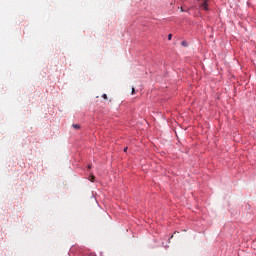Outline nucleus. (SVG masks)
Masks as SVG:
<instances>
[{"label":"nucleus","instance_id":"obj_2","mask_svg":"<svg viewBox=\"0 0 256 256\" xmlns=\"http://www.w3.org/2000/svg\"><path fill=\"white\" fill-rule=\"evenodd\" d=\"M72 127L74 129H81V126L79 124H73Z\"/></svg>","mask_w":256,"mask_h":256},{"label":"nucleus","instance_id":"obj_10","mask_svg":"<svg viewBox=\"0 0 256 256\" xmlns=\"http://www.w3.org/2000/svg\"><path fill=\"white\" fill-rule=\"evenodd\" d=\"M88 169H91V165L88 166Z\"/></svg>","mask_w":256,"mask_h":256},{"label":"nucleus","instance_id":"obj_9","mask_svg":"<svg viewBox=\"0 0 256 256\" xmlns=\"http://www.w3.org/2000/svg\"><path fill=\"white\" fill-rule=\"evenodd\" d=\"M124 153H127V147H126V148H124Z\"/></svg>","mask_w":256,"mask_h":256},{"label":"nucleus","instance_id":"obj_5","mask_svg":"<svg viewBox=\"0 0 256 256\" xmlns=\"http://www.w3.org/2000/svg\"><path fill=\"white\" fill-rule=\"evenodd\" d=\"M181 45H183V47H187V42L182 41V42H181Z\"/></svg>","mask_w":256,"mask_h":256},{"label":"nucleus","instance_id":"obj_1","mask_svg":"<svg viewBox=\"0 0 256 256\" xmlns=\"http://www.w3.org/2000/svg\"><path fill=\"white\" fill-rule=\"evenodd\" d=\"M200 7H202V9H204L205 11H209V7H208V4H207V0H205L201 5Z\"/></svg>","mask_w":256,"mask_h":256},{"label":"nucleus","instance_id":"obj_7","mask_svg":"<svg viewBox=\"0 0 256 256\" xmlns=\"http://www.w3.org/2000/svg\"><path fill=\"white\" fill-rule=\"evenodd\" d=\"M132 95H135V88H132Z\"/></svg>","mask_w":256,"mask_h":256},{"label":"nucleus","instance_id":"obj_3","mask_svg":"<svg viewBox=\"0 0 256 256\" xmlns=\"http://www.w3.org/2000/svg\"><path fill=\"white\" fill-rule=\"evenodd\" d=\"M90 181H91L92 183H95V176H94V175L91 176Z\"/></svg>","mask_w":256,"mask_h":256},{"label":"nucleus","instance_id":"obj_8","mask_svg":"<svg viewBox=\"0 0 256 256\" xmlns=\"http://www.w3.org/2000/svg\"><path fill=\"white\" fill-rule=\"evenodd\" d=\"M180 10H181L182 13H183V11H185V10L183 9V7H181Z\"/></svg>","mask_w":256,"mask_h":256},{"label":"nucleus","instance_id":"obj_6","mask_svg":"<svg viewBox=\"0 0 256 256\" xmlns=\"http://www.w3.org/2000/svg\"><path fill=\"white\" fill-rule=\"evenodd\" d=\"M103 99L107 100V94L102 95Z\"/></svg>","mask_w":256,"mask_h":256},{"label":"nucleus","instance_id":"obj_4","mask_svg":"<svg viewBox=\"0 0 256 256\" xmlns=\"http://www.w3.org/2000/svg\"><path fill=\"white\" fill-rule=\"evenodd\" d=\"M171 39H173V34L168 35V40L171 41Z\"/></svg>","mask_w":256,"mask_h":256}]
</instances>
